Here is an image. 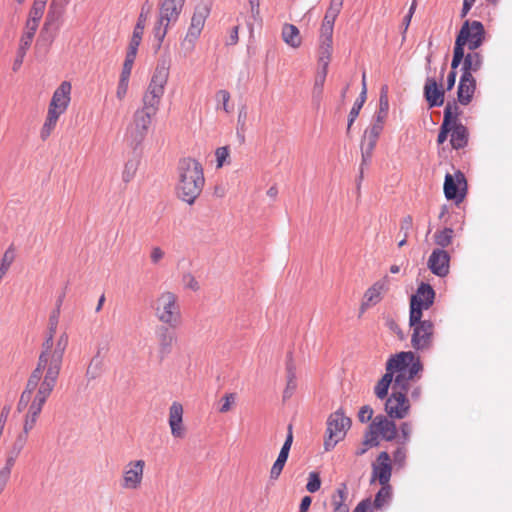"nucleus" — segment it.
<instances>
[{"label":"nucleus","instance_id":"13d9d810","mask_svg":"<svg viewBox=\"0 0 512 512\" xmlns=\"http://www.w3.org/2000/svg\"><path fill=\"white\" fill-rule=\"evenodd\" d=\"M216 99L218 100V102L222 103L223 110L226 113L231 112V108L228 105L230 100V93L227 90H219L216 93Z\"/></svg>","mask_w":512,"mask_h":512},{"label":"nucleus","instance_id":"f257e3e1","mask_svg":"<svg viewBox=\"0 0 512 512\" xmlns=\"http://www.w3.org/2000/svg\"><path fill=\"white\" fill-rule=\"evenodd\" d=\"M49 343V341L42 343L37 365L27 381V393L37 384L52 389L56 387L64 354L69 343V336L67 332H62L56 338L55 347H49Z\"/></svg>","mask_w":512,"mask_h":512},{"label":"nucleus","instance_id":"6e6552de","mask_svg":"<svg viewBox=\"0 0 512 512\" xmlns=\"http://www.w3.org/2000/svg\"><path fill=\"white\" fill-rule=\"evenodd\" d=\"M485 41V29L480 21L466 20L460 28L455 44L461 48L477 50Z\"/></svg>","mask_w":512,"mask_h":512},{"label":"nucleus","instance_id":"7ed1b4c3","mask_svg":"<svg viewBox=\"0 0 512 512\" xmlns=\"http://www.w3.org/2000/svg\"><path fill=\"white\" fill-rule=\"evenodd\" d=\"M423 366L412 351L392 355L386 363V371L394 378L392 389L408 390L409 382L422 371Z\"/></svg>","mask_w":512,"mask_h":512},{"label":"nucleus","instance_id":"e2e57ef3","mask_svg":"<svg viewBox=\"0 0 512 512\" xmlns=\"http://www.w3.org/2000/svg\"><path fill=\"white\" fill-rule=\"evenodd\" d=\"M413 221L411 216H406L400 223V233L403 234L404 238H408L409 232L412 228Z\"/></svg>","mask_w":512,"mask_h":512},{"label":"nucleus","instance_id":"1a4fd4ad","mask_svg":"<svg viewBox=\"0 0 512 512\" xmlns=\"http://www.w3.org/2000/svg\"><path fill=\"white\" fill-rule=\"evenodd\" d=\"M409 325L412 328L411 345L415 350H429L433 344L434 324L430 320L419 319L412 321V314L409 315Z\"/></svg>","mask_w":512,"mask_h":512},{"label":"nucleus","instance_id":"4468645a","mask_svg":"<svg viewBox=\"0 0 512 512\" xmlns=\"http://www.w3.org/2000/svg\"><path fill=\"white\" fill-rule=\"evenodd\" d=\"M435 298V291L427 283H421L414 295L410 299V314H412V321L419 319L423 316V310L429 309Z\"/></svg>","mask_w":512,"mask_h":512},{"label":"nucleus","instance_id":"20e7f679","mask_svg":"<svg viewBox=\"0 0 512 512\" xmlns=\"http://www.w3.org/2000/svg\"><path fill=\"white\" fill-rule=\"evenodd\" d=\"M169 61L160 59L153 72L151 80L142 97V106L139 110L154 116L159 110L165 87L169 78Z\"/></svg>","mask_w":512,"mask_h":512},{"label":"nucleus","instance_id":"39448f33","mask_svg":"<svg viewBox=\"0 0 512 512\" xmlns=\"http://www.w3.org/2000/svg\"><path fill=\"white\" fill-rule=\"evenodd\" d=\"M156 319L163 325L172 329L180 327L183 323V315L179 297L172 291H162L153 303Z\"/></svg>","mask_w":512,"mask_h":512},{"label":"nucleus","instance_id":"2eb2a0df","mask_svg":"<svg viewBox=\"0 0 512 512\" xmlns=\"http://www.w3.org/2000/svg\"><path fill=\"white\" fill-rule=\"evenodd\" d=\"M392 390L385 402V411L391 419H403L410 411V403L406 395L408 390Z\"/></svg>","mask_w":512,"mask_h":512},{"label":"nucleus","instance_id":"0e129e2a","mask_svg":"<svg viewBox=\"0 0 512 512\" xmlns=\"http://www.w3.org/2000/svg\"><path fill=\"white\" fill-rule=\"evenodd\" d=\"M285 463L286 462H284L283 460L276 459V461L274 462V464L270 470V478L271 479H277L280 476V474L285 466Z\"/></svg>","mask_w":512,"mask_h":512},{"label":"nucleus","instance_id":"a18cd8bd","mask_svg":"<svg viewBox=\"0 0 512 512\" xmlns=\"http://www.w3.org/2000/svg\"><path fill=\"white\" fill-rule=\"evenodd\" d=\"M137 54H133L130 52L126 53V57L123 63L122 71L120 74V78L130 79V75L132 72V67L135 61Z\"/></svg>","mask_w":512,"mask_h":512},{"label":"nucleus","instance_id":"79ce46f5","mask_svg":"<svg viewBox=\"0 0 512 512\" xmlns=\"http://www.w3.org/2000/svg\"><path fill=\"white\" fill-rule=\"evenodd\" d=\"M46 5L40 4L39 2H34L32 8L29 12V17L26 22L34 23L39 25V21L41 20Z\"/></svg>","mask_w":512,"mask_h":512},{"label":"nucleus","instance_id":"bb28decb","mask_svg":"<svg viewBox=\"0 0 512 512\" xmlns=\"http://www.w3.org/2000/svg\"><path fill=\"white\" fill-rule=\"evenodd\" d=\"M483 64V56L476 50H470L466 55L464 54V61L462 66V75L473 76V73L478 72Z\"/></svg>","mask_w":512,"mask_h":512},{"label":"nucleus","instance_id":"f3484780","mask_svg":"<svg viewBox=\"0 0 512 512\" xmlns=\"http://www.w3.org/2000/svg\"><path fill=\"white\" fill-rule=\"evenodd\" d=\"M184 409L180 402L174 401L169 407L168 423L171 435L174 438L182 439L186 435V428L183 423Z\"/></svg>","mask_w":512,"mask_h":512},{"label":"nucleus","instance_id":"dca6fc26","mask_svg":"<svg viewBox=\"0 0 512 512\" xmlns=\"http://www.w3.org/2000/svg\"><path fill=\"white\" fill-rule=\"evenodd\" d=\"M71 83L63 81L54 91L48 109L64 114L71 101Z\"/></svg>","mask_w":512,"mask_h":512},{"label":"nucleus","instance_id":"c85d7f7f","mask_svg":"<svg viewBox=\"0 0 512 512\" xmlns=\"http://www.w3.org/2000/svg\"><path fill=\"white\" fill-rule=\"evenodd\" d=\"M451 145L454 149H461L467 145L468 131L462 123L451 124Z\"/></svg>","mask_w":512,"mask_h":512},{"label":"nucleus","instance_id":"9d476101","mask_svg":"<svg viewBox=\"0 0 512 512\" xmlns=\"http://www.w3.org/2000/svg\"><path fill=\"white\" fill-rule=\"evenodd\" d=\"M154 116L137 109L126 128L125 138L132 146H139L146 138Z\"/></svg>","mask_w":512,"mask_h":512},{"label":"nucleus","instance_id":"a19ab883","mask_svg":"<svg viewBox=\"0 0 512 512\" xmlns=\"http://www.w3.org/2000/svg\"><path fill=\"white\" fill-rule=\"evenodd\" d=\"M143 33H144V28H141L140 26L134 27L132 37H131L129 45H128L127 52L137 54L138 47L142 41Z\"/></svg>","mask_w":512,"mask_h":512},{"label":"nucleus","instance_id":"ddd939ff","mask_svg":"<svg viewBox=\"0 0 512 512\" xmlns=\"http://www.w3.org/2000/svg\"><path fill=\"white\" fill-rule=\"evenodd\" d=\"M384 129V124L372 121V123L365 129L361 140V168L360 178L363 177V166L368 165L371 161L373 151L376 147L377 141Z\"/></svg>","mask_w":512,"mask_h":512},{"label":"nucleus","instance_id":"4c0bfd02","mask_svg":"<svg viewBox=\"0 0 512 512\" xmlns=\"http://www.w3.org/2000/svg\"><path fill=\"white\" fill-rule=\"evenodd\" d=\"M327 72H328V69L318 68V71L316 73L314 87H313V97H315L317 99L321 98L324 83H325L326 76H327Z\"/></svg>","mask_w":512,"mask_h":512},{"label":"nucleus","instance_id":"ea45409f","mask_svg":"<svg viewBox=\"0 0 512 512\" xmlns=\"http://www.w3.org/2000/svg\"><path fill=\"white\" fill-rule=\"evenodd\" d=\"M236 393H226L219 401L218 411L222 414L228 413L236 404Z\"/></svg>","mask_w":512,"mask_h":512},{"label":"nucleus","instance_id":"a211bd4d","mask_svg":"<svg viewBox=\"0 0 512 512\" xmlns=\"http://www.w3.org/2000/svg\"><path fill=\"white\" fill-rule=\"evenodd\" d=\"M54 389L48 388L42 385H36L32 389L29 390L27 393V386L25 387L24 391L22 392L20 399H19V406L21 404H28L29 402L32 403L35 406H38L43 409L46 401L51 396Z\"/></svg>","mask_w":512,"mask_h":512},{"label":"nucleus","instance_id":"473e14b6","mask_svg":"<svg viewBox=\"0 0 512 512\" xmlns=\"http://www.w3.org/2000/svg\"><path fill=\"white\" fill-rule=\"evenodd\" d=\"M60 314L58 309H54L48 320L47 335L43 343H49V347H55L56 339L55 334L59 324Z\"/></svg>","mask_w":512,"mask_h":512},{"label":"nucleus","instance_id":"58836bf2","mask_svg":"<svg viewBox=\"0 0 512 512\" xmlns=\"http://www.w3.org/2000/svg\"><path fill=\"white\" fill-rule=\"evenodd\" d=\"M460 115V109L456 102H448L444 109V118L443 121L446 123L454 124L460 123L458 121V116Z\"/></svg>","mask_w":512,"mask_h":512},{"label":"nucleus","instance_id":"de8ad7c7","mask_svg":"<svg viewBox=\"0 0 512 512\" xmlns=\"http://www.w3.org/2000/svg\"><path fill=\"white\" fill-rule=\"evenodd\" d=\"M321 487V479L318 472H310L308 476V482L306 484V489L310 493L317 492Z\"/></svg>","mask_w":512,"mask_h":512},{"label":"nucleus","instance_id":"680f3d73","mask_svg":"<svg viewBox=\"0 0 512 512\" xmlns=\"http://www.w3.org/2000/svg\"><path fill=\"white\" fill-rule=\"evenodd\" d=\"M165 252L162 248L159 246H154L151 249L150 252V260L152 264L157 265L160 263V261L164 258Z\"/></svg>","mask_w":512,"mask_h":512},{"label":"nucleus","instance_id":"49530a36","mask_svg":"<svg viewBox=\"0 0 512 512\" xmlns=\"http://www.w3.org/2000/svg\"><path fill=\"white\" fill-rule=\"evenodd\" d=\"M337 496L339 499L337 500L336 497L333 498V505L334 510L333 512H349V507L344 503V500L346 498V493L344 489H338L337 490Z\"/></svg>","mask_w":512,"mask_h":512},{"label":"nucleus","instance_id":"2f4dec72","mask_svg":"<svg viewBox=\"0 0 512 512\" xmlns=\"http://www.w3.org/2000/svg\"><path fill=\"white\" fill-rule=\"evenodd\" d=\"M389 111L388 88L382 87L379 97V108L372 121L385 124Z\"/></svg>","mask_w":512,"mask_h":512},{"label":"nucleus","instance_id":"aec40b11","mask_svg":"<svg viewBox=\"0 0 512 512\" xmlns=\"http://www.w3.org/2000/svg\"><path fill=\"white\" fill-rule=\"evenodd\" d=\"M392 473L390 455L381 452L372 466V480L378 479L380 484H389Z\"/></svg>","mask_w":512,"mask_h":512},{"label":"nucleus","instance_id":"412c9836","mask_svg":"<svg viewBox=\"0 0 512 512\" xmlns=\"http://www.w3.org/2000/svg\"><path fill=\"white\" fill-rule=\"evenodd\" d=\"M388 290V278L375 282L370 288H368L364 294L363 302L361 304V311H365L368 307L374 306L379 303L382 299L384 292Z\"/></svg>","mask_w":512,"mask_h":512},{"label":"nucleus","instance_id":"c756f323","mask_svg":"<svg viewBox=\"0 0 512 512\" xmlns=\"http://www.w3.org/2000/svg\"><path fill=\"white\" fill-rule=\"evenodd\" d=\"M366 92H367L366 74H365V72H363V74H362V91H361L358 99L354 102V104L349 112L347 134L350 133L351 127H352L354 121L356 120V118L358 117L361 108L363 107V104L366 100Z\"/></svg>","mask_w":512,"mask_h":512},{"label":"nucleus","instance_id":"774afa93","mask_svg":"<svg viewBox=\"0 0 512 512\" xmlns=\"http://www.w3.org/2000/svg\"><path fill=\"white\" fill-rule=\"evenodd\" d=\"M372 503L370 499L362 500L352 512H371Z\"/></svg>","mask_w":512,"mask_h":512},{"label":"nucleus","instance_id":"09e8293b","mask_svg":"<svg viewBox=\"0 0 512 512\" xmlns=\"http://www.w3.org/2000/svg\"><path fill=\"white\" fill-rule=\"evenodd\" d=\"M27 440L28 437H26L25 434H19L9 452L19 457L24 447L26 446Z\"/></svg>","mask_w":512,"mask_h":512},{"label":"nucleus","instance_id":"9b49d317","mask_svg":"<svg viewBox=\"0 0 512 512\" xmlns=\"http://www.w3.org/2000/svg\"><path fill=\"white\" fill-rule=\"evenodd\" d=\"M209 14L210 7L207 4H202L195 7L191 18V23L181 44L182 47L185 48L188 52L194 50L195 43L201 35Z\"/></svg>","mask_w":512,"mask_h":512},{"label":"nucleus","instance_id":"603ef678","mask_svg":"<svg viewBox=\"0 0 512 512\" xmlns=\"http://www.w3.org/2000/svg\"><path fill=\"white\" fill-rule=\"evenodd\" d=\"M38 24L26 22L21 39L32 43L35 33L38 29Z\"/></svg>","mask_w":512,"mask_h":512},{"label":"nucleus","instance_id":"37998d69","mask_svg":"<svg viewBox=\"0 0 512 512\" xmlns=\"http://www.w3.org/2000/svg\"><path fill=\"white\" fill-rule=\"evenodd\" d=\"M138 169V164L134 160H129L125 163L123 172H122V180L125 183H129L136 175Z\"/></svg>","mask_w":512,"mask_h":512},{"label":"nucleus","instance_id":"c9c22d12","mask_svg":"<svg viewBox=\"0 0 512 512\" xmlns=\"http://www.w3.org/2000/svg\"><path fill=\"white\" fill-rule=\"evenodd\" d=\"M381 486L373 502L374 507L378 509L387 505L392 497L391 486L389 484H381Z\"/></svg>","mask_w":512,"mask_h":512},{"label":"nucleus","instance_id":"6ab92c4d","mask_svg":"<svg viewBox=\"0 0 512 512\" xmlns=\"http://www.w3.org/2000/svg\"><path fill=\"white\" fill-rule=\"evenodd\" d=\"M450 256L444 249H434L429 256L427 265L433 274L445 277L449 273Z\"/></svg>","mask_w":512,"mask_h":512},{"label":"nucleus","instance_id":"864d4df0","mask_svg":"<svg viewBox=\"0 0 512 512\" xmlns=\"http://www.w3.org/2000/svg\"><path fill=\"white\" fill-rule=\"evenodd\" d=\"M464 54V49L455 44L453 58L451 62L452 71H455V69L461 64V62L464 61Z\"/></svg>","mask_w":512,"mask_h":512},{"label":"nucleus","instance_id":"052dcab7","mask_svg":"<svg viewBox=\"0 0 512 512\" xmlns=\"http://www.w3.org/2000/svg\"><path fill=\"white\" fill-rule=\"evenodd\" d=\"M373 413L374 411L370 406H362L358 412V419L360 422L366 423L372 419Z\"/></svg>","mask_w":512,"mask_h":512},{"label":"nucleus","instance_id":"bf43d9fd","mask_svg":"<svg viewBox=\"0 0 512 512\" xmlns=\"http://www.w3.org/2000/svg\"><path fill=\"white\" fill-rule=\"evenodd\" d=\"M217 167L220 168L224 165L225 161L229 157V149L226 146L217 148L216 152Z\"/></svg>","mask_w":512,"mask_h":512},{"label":"nucleus","instance_id":"cd10ccee","mask_svg":"<svg viewBox=\"0 0 512 512\" xmlns=\"http://www.w3.org/2000/svg\"><path fill=\"white\" fill-rule=\"evenodd\" d=\"M332 36L320 32V45L318 49L319 68L328 69L332 54Z\"/></svg>","mask_w":512,"mask_h":512},{"label":"nucleus","instance_id":"6e6d98bb","mask_svg":"<svg viewBox=\"0 0 512 512\" xmlns=\"http://www.w3.org/2000/svg\"><path fill=\"white\" fill-rule=\"evenodd\" d=\"M183 286L192 291L199 289V283L191 273H186L182 277Z\"/></svg>","mask_w":512,"mask_h":512},{"label":"nucleus","instance_id":"f8f14e48","mask_svg":"<svg viewBox=\"0 0 512 512\" xmlns=\"http://www.w3.org/2000/svg\"><path fill=\"white\" fill-rule=\"evenodd\" d=\"M145 461L130 460L122 470L120 486L124 490L136 491L141 488L144 478Z\"/></svg>","mask_w":512,"mask_h":512},{"label":"nucleus","instance_id":"a878e982","mask_svg":"<svg viewBox=\"0 0 512 512\" xmlns=\"http://www.w3.org/2000/svg\"><path fill=\"white\" fill-rule=\"evenodd\" d=\"M475 89V78L473 76L461 75L457 91L459 103L462 105H468L473 98Z\"/></svg>","mask_w":512,"mask_h":512},{"label":"nucleus","instance_id":"b1692460","mask_svg":"<svg viewBox=\"0 0 512 512\" xmlns=\"http://www.w3.org/2000/svg\"><path fill=\"white\" fill-rule=\"evenodd\" d=\"M169 328L168 326H161L156 333L158 354L161 359H164L172 352L173 345L176 342V336Z\"/></svg>","mask_w":512,"mask_h":512},{"label":"nucleus","instance_id":"393cba45","mask_svg":"<svg viewBox=\"0 0 512 512\" xmlns=\"http://www.w3.org/2000/svg\"><path fill=\"white\" fill-rule=\"evenodd\" d=\"M373 428L377 429L378 434L386 441H393L397 437V427L393 420L384 415H377L373 420Z\"/></svg>","mask_w":512,"mask_h":512},{"label":"nucleus","instance_id":"3c124183","mask_svg":"<svg viewBox=\"0 0 512 512\" xmlns=\"http://www.w3.org/2000/svg\"><path fill=\"white\" fill-rule=\"evenodd\" d=\"M400 432L401 437L399 438L398 442L401 445H405L410 440V435L412 433V424L410 422H403L400 425Z\"/></svg>","mask_w":512,"mask_h":512},{"label":"nucleus","instance_id":"f03ea898","mask_svg":"<svg viewBox=\"0 0 512 512\" xmlns=\"http://www.w3.org/2000/svg\"><path fill=\"white\" fill-rule=\"evenodd\" d=\"M176 174L177 197L188 205L194 204L205 185L202 164L192 157L181 158L177 164Z\"/></svg>","mask_w":512,"mask_h":512},{"label":"nucleus","instance_id":"e433bc0d","mask_svg":"<svg viewBox=\"0 0 512 512\" xmlns=\"http://www.w3.org/2000/svg\"><path fill=\"white\" fill-rule=\"evenodd\" d=\"M454 236V230L452 228H444L443 230L437 231L434 235L435 243L443 249L452 243Z\"/></svg>","mask_w":512,"mask_h":512},{"label":"nucleus","instance_id":"423d86ee","mask_svg":"<svg viewBox=\"0 0 512 512\" xmlns=\"http://www.w3.org/2000/svg\"><path fill=\"white\" fill-rule=\"evenodd\" d=\"M186 0H163L159 9V17L153 33L157 39V49L160 48L170 24L177 22Z\"/></svg>","mask_w":512,"mask_h":512},{"label":"nucleus","instance_id":"c03bdc74","mask_svg":"<svg viewBox=\"0 0 512 512\" xmlns=\"http://www.w3.org/2000/svg\"><path fill=\"white\" fill-rule=\"evenodd\" d=\"M380 435L378 434L377 429L373 428V423L369 425L368 431L365 433L363 445L367 447H376L379 444L378 437Z\"/></svg>","mask_w":512,"mask_h":512},{"label":"nucleus","instance_id":"4d7b16f0","mask_svg":"<svg viewBox=\"0 0 512 512\" xmlns=\"http://www.w3.org/2000/svg\"><path fill=\"white\" fill-rule=\"evenodd\" d=\"M393 461L394 464L398 467H403L405 465L406 461V449L404 445L401 447H398L395 452L393 453Z\"/></svg>","mask_w":512,"mask_h":512},{"label":"nucleus","instance_id":"72a5a7b5","mask_svg":"<svg viewBox=\"0 0 512 512\" xmlns=\"http://www.w3.org/2000/svg\"><path fill=\"white\" fill-rule=\"evenodd\" d=\"M444 194L448 200L462 201L464 195L459 193L457 184L451 174H446L444 181Z\"/></svg>","mask_w":512,"mask_h":512},{"label":"nucleus","instance_id":"5fc2aeb1","mask_svg":"<svg viewBox=\"0 0 512 512\" xmlns=\"http://www.w3.org/2000/svg\"><path fill=\"white\" fill-rule=\"evenodd\" d=\"M38 421V418L25 414L23 422V430L20 434H25L28 437L29 433L34 429Z\"/></svg>","mask_w":512,"mask_h":512},{"label":"nucleus","instance_id":"f704fd0d","mask_svg":"<svg viewBox=\"0 0 512 512\" xmlns=\"http://www.w3.org/2000/svg\"><path fill=\"white\" fill-rule=\"evenodd\" d=\"M394 381L393 376L390 372L386 371L382 378L377 382L374 393L377 398L383 400L388 395V390L391 383Z\"/></svg>","mask_w":512,"mask_h":512},{"label":"nucleus","instance_id":"8fccbe9b","mask_svg":"<svg viewBox=\"0 0 512 512\" xmlns=\"http://www.w3.org/2000/svg\"><path fill=\"white\" fill-rule=\"evenodd\" d=\"M129 80L130 79H125V78L119 77V81H118L117 88H116V98L119 101H123L127 95L128 88H129Z\"/></svg>","mask_w":512,"mask_h":512},{"label":"nucleus","instance_id":"5701e85b","mask_svg":"<svg viewBox=\"0 0 512 512\" xmlns=\"http://www.w3.org/2000/svg\"><path fill=\"white\" fill-rule=\"evenodd\" d=\"M344 0H331L322 21L320 32L324 35H333L334 23L340 14Z\"/></svg>","mask_w":512,"mask_h":512},{"label":"nucleus","instance_id":"4be33fe9","mask_svg":"<svg viewBox=\"0 0 512 512\" xmlns=\"http://www.w3.org/2000/svg\"><path fill=\"white\" fill-rule=\"evenodd\" d=\"M424 96L429 107H439L444 103V90L435 78L428 77L424 85Z\"/></svg>","mask_w":512,"mask_h":512},{"label":"nucleus","instance_id":"7c9ffc66","mask_svg":"<svg viewBox=\"0 0 512 512\" xmlns=\"http://www.w3.org/2000/svg\"><path fill=\"white\" fill-rule=\"evenodd\" d=\"M282 39L283 41L292 48L300 47L302 39L300 36L299 29L293 24H284L282 27Z\"/></svg>","mask_w":512,"mask_h":512},{"label":"nucleus","instance_id":"69168bd1","mask_svg":"<svg viewBox=\"0 0 512 512\" xmlns=\"http://www.w3.org/2000/svg\"><path fill=\"white\" fill-rule=\"evenodd\" d=\"M450 131H451V124L443 121L442 125L440 127V132L437 137L438 144H443L446 141L447 135L450 133Z\"/></svg>","mask_w":512,"mask_h":512},{"label":"nucleus","instance_id":"338daca9","mask_svg":"<svg viewBox=\"0 0 512 512\" xmlns=\"http://www.w3.org/2000/svg\"><path fill=\"white\" fill-rule=\"evenodd\" d=\"M17 458H18V456L13 455L12 453L8 452L6 459H5V464L0 469L12 473V470H13V467L15 466Z\"/></svg>","mask_w":512,"mask_h":512},{"label":"nucleus","instance_id":"0eeeda50","mask_svg":"<svg viewBox=\"0 0 512 512\" xmlns=\"http://www.w3.org/2000/svg\"><path fill=\"white\" fill-rule=\"evenodd\" d=\"M351 427V419L345 416L342 409L330 414L327 419V437L324 440V449L332 450L338 442L344 439Z\"/></svg>","mask_w":512,"mask_h":512}]
</instances>
